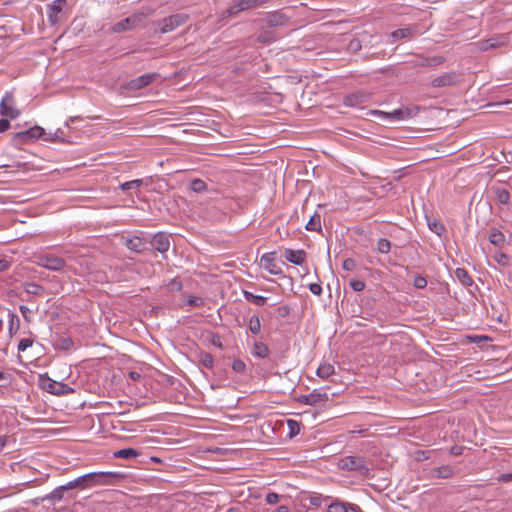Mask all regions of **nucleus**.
<instances>
[{
  "label": "nucleus",
  "instance_id": "52",
  "mask_svg": "<svg viewBox=\"0 0 512 512\" xmlns=\"http://www.w3.org/2000/svg\"><path fill=\"white\" fill-rule=\"evenodd\" d=\"M32 344H33V340L32 339H30V338H23V339L20 340V342L18 344V351L23 352L27 348L31 347Z\"/></svg>",
  "mask_w": 512,
  "mask_h": 512
},
{
  "label": "nucleus",
  "instance_id": "11",
  "mask_svg": "<svg viewBox=\"0 0 512 512\" xmlns=\"http://www.w3.org/2000/svg\"><path fill=\"white\" fill-rule=\"evenodd\" d=\"M45 138V130L40 126H34L25 131L18 132L14 135V140L19 143H24L32 139Z\"/></svg>",
  "mask_w": 512,
  "mask_h": 512
},
{
  "label": "nucleus",
  "instance_id": "64",
  "mask_svg": "<svg viewBox=\"0 0 512 512\" xmlns=\"http://www.w3.org/2000/svg\"><path fill=\"white\" fill-rule=\"evenodd\" d=\"M276 512H289V508L287 506L281 505L276 509Z\"/></svg>",
  "mask_w": 512,
  "mask_h": 512
},
{
  "label": "nucleus",
  "instance_id": "58",
  "mask_svg": "<svg viewBox=\"0 0 512 512\" xmlns=\"http://www.w3.org/2000/svg\"><path fill=\"white\" fill-rule=\"evenodd\" d=\"M10 127V122L7 119L0 120V133L7 131Z\"/></svg>",
  "mask_w": 512,
  "mask_h": 512
},
{
  "label": "nucleus",
  "instance_id": "9",
  "mask_svg": "<svg viewBox=\"0 0 512 512\" xmlns=\"http://www.w3.org/2000/svg\"><path fill=\"white\" fill-rule=\"evenodd\" d=\"M0 114L11 119L20 115V111L15 107V99L11 92H6L0 103Z\"/></svg>",
  "mask_w": 512,
  "mask_h": 512
},
{
  "label": "nucleus",
  "instance_id": "45",
  "mask_svg": "<svg viewBox=\"0 0 512 512\" xmlns=\"http://www.w3.org/2000/svg\"><path fill=\"white\" fill-rule=\"evenodd\" d=\"M200 362L204 367L210 369L213 367L214 359L210 353H202L200 355Z\"/></svg>",
  "mask_w": 512,
  "mask_h": 512
},
{
  "label": "nucleus",
  "instance_id": "42",
  "mask_svg": "<svg viewBox=\"0 0 512 512\" xmlns=\"http://www.w3.org/2000/svg\"><path fill=\"white\" fill-rule=\"evenodd\" d=\"M346 502L336 501L328 506V512H347Z\"/></svg>",
  "mask_w": 512,
  "mask_h": 512
},
{
  "label": "nucleus",
  "instance_id": "50",
  "mask_svg": "<svg viewBox=\"0 0 512 512\" xmlns=\"http://www.w3.org/2000/svg\"><path fill=\"white\" fill-rule=\"evenodd\" d=\"M444 62V58L442 56H434L430 58H425V64L428 66H438Z\"/></svg>",
  "mask_w": 512,
  "mask_h": 512
},
{
  "label": "nucleus",
  "instance_id": "3",
  "mask_svg": "<svg viewBox=\"0 0 512 512\" xmlns=\"http://www.w3.org/2000/svg\"><path fill=\"white\" fill-rule=\"evenodd\" d=\"M34 258V262L36 265L46 268L50 271L60 272L67 267L66 261L63 258L55 255L54 253H40L35 255Z\"/></svg>",
  "mask_w": 512,
  "mask_h": 512
},
{
  "label": "nucleus",
  "instance_id": "13",
  "mask_svg": "<svg viewBox=\"0 0 512 512\" xmlns=\"http://www.w3.org/2000/svg\"><path fill=\"white\" fill-rule=\"evenodd\" d=\"M460 81V77L456 72L444 73L431 81V86L434 88L455 86Z\"/></svg>",
  "mask_w": 512,
  "mask_h": 512
},
{
  "label": "nucleus",
  "instance_id": "16",
  "mask_svg": "<svg viewBox=\"0 0 512 512\" xmlns=\"http://www.w3.org/2000/svg\"><path fill=\"white\" fill-rule=\"evenodd\" d=\"M159 77V74L156 72L143 74L133 80L130 81L129 86L131 89H142L152 82H154Z\"/></svg>",
  "mask_w": 512,
  "mask_h": 512
},
{
  "label": "nucleus",
  "instance_id": "10",
  "mask_svg": "<svg viewBox=\"0 0 512 512\" xmlns=\"http://www.w3.org/2000/svg\"><path fill=\"white\" fill-rule=\"evenodd\" d=\"M260 265L272 275H281L282 269L276 261V252H268L262 255Z\"/></svg>",
  "mask_w": 512,
  "mask_h": 512
},
{
  "label": "nucleus",
  "instance_id": "29",
  "mask_svg": "<svg viewBox=\"0 0 512 512\" xmlns=\"http://www.w3.org/2000/svg\"><path fill=\"white\" fill-rule=\"evenodd\" d=\"M253 355L259 358H266L269 354L268 346L263 342H255L253 345Z\"/></svg>",
  "mask_w": 512,
  "mask_h": 512
},
{
  "label": "nucleus",
  "instance_id": "23",
  "mask_svg": "<svg viewBox=\"0 0 512 512\" xmlns=\"http://www.w3.org/2000/svg\"><path fill=\"white\" fill-rule=\"evenodd\" d=\"M455 276L459 282L466 287L473 284V279L465 268H457L455 270Z\"/></svg>",
  "mask_w": 512,
  "mask_h": 512
},
{
  "label": "nucleus",
  "instance_id": "27",
  "mask_svg": "<svg viewBox=\"0 0 512 512\" xmlns=\"http://www.w3.org/2000/svg\"><path fill=\"white\" fill-rule=\"evenodd\" d=\"M415 29L406 27V28H400L395 31H393L390 34V37L393 38V40H399V39H406L410 38L414 34Z\"/></svg>",
  "mask_w": 512,
  "mask_h": 512
},
{
  "label": "nucleus",
  "instance_id": "4",
  "mask_svg": "<svg viewBox=\"0 0 512 512\" xmlns=\"http://www.w3.org/2000/svg\"><path fill=\"white\" fill-rule=\"evenodd\" d=\"M338 467L346 471H356L363 475H367L370 470L364 457L354 455L341 458L338 462Z\"/></svg>",
  "mask_w": 512,
  "mask_h": 512
},
{
  "label": "nucleus",
  "instance_id": "37",
  "mask_svg": "<svg viewBox=\"0 0 512 512\" xmlns=\"http://www.w3.org/2000/svg\"><path fill=\"white\" fill-rule=\"evenodd\" d=\"M126 246L131 251L140 252L143 247V241L140 237L135 236L127 240Z\"/></svg>",
  "mask_w": 512,
  "mask_h": 512
},
{
  "label": "nucleus",
  "instance_id": "8",
  "mask_svg": "<svg viewBox=\"0 0 512 512\" xmlns=\"http://www.w3.org/2000/svg\"><path fill=\"white\" fill-rule=\"evenodd\" d=\"M188 21V15L186 14H173L160 21V32L165 34L174 31L178 27L184 25Z\"/></svg>",
  "mask_w": 512,
  "mask_h": 512
},
{
  "label": "nucleus",
  "instance_id": "5",
  "mask_svg": "<svg viewBox=\"0 0 512 512\" xmlns=\"http://www.w3.org/2000/svg\"><path fill=\"white\" fill-rule=\"evenodd\" d=\"M419 111V107H403L394 110L393 112H384L379 110H373L371 111V114L377 115L381 117L382 119H386L389 121H402L405 119L412 118L417 115Z\"/></svg>",
  "mask_w": 512,
  "mask_h": 512
},
{
  "label": "nucleus",
  "instance_id": "41",
  "mask_svg": "<svg viewBox=\"0 0 512 512\" xmlns=\"http://www.w3.org/2000/svg\"><path fill=\"white\" fill-rule=\"evenodd\" d=\"M24 289L27 293L34 295H39L43 292V287L33 282L26 283Z\"/></svg>",
  "mask_w": 512,
  "mask_h": 512
},
{
  "label": "nucleus",
  "instance_id": "6",
  "mask_svg": "<svg viewBox=\"0 0 512 512\" xmlns=\"http://www.w3.org/2000/svg\"><path fill=\"white\" fill-rule=\"evenodd\" d=\"M41 387L54 395H68L73 392V389L65 383L57 382L47 376L40 378Z\"/></svg>",
  "mask_w": 512,
  "mask_h": 512
},
{
  "label": "nucleus",
  "instance_id": "30",
  "mask_svg": "<svg viewBox=\"0 0 512 512\" xmlns=\"http://www.w3.org/2000/svg\"><path fill=\"white\" fill-rule=\"evenodd\" d=\"M144 184L143 179H135L131 181L124 182L119 185V188L122 191H129V190H139V188Z\"/></svg>",
  "mask_w": 512,
  "mask_h": 512
},
{
  "label": "nucleus",
  "instance_id": "53",
  "mask_svg": "<svg viewBox=\"0 0 512 512\" xmlns=\"http://www.w3.org/2000/svg\"><path fill=\"white\" fill-rule=\"evenodd\" d=\"M279 501V495L275 492H269L266 495V502L268 504L274 505Z\"/></svg>",
  "mask_w": 512,
  "mask_h": 512
},
{
  "label": "nucleus",
  "instance_id": "44",
  "mask_svg": "<svg viewBox=\"0 0 512 512\" xmlns=\"http://www.w3.org/2000/svg\"><path fill=\"white\" fill-rule=\"evenodd\" d=\"M493 259L499 264L500 266L506 267L509 265V257L503 252H497L494 254Z\"/></svg>",
  "mask_w": 512,
  "mask_h": 512
},
{
  "label": "nucleus",
  "instance_id": "38",
  "mask_svg": "<svg viewBox=\"0 0 512 512\" xmlns=\"http://www.w3.org/2000/svg\"><path fill=\"white\" fill-rule=\"evenodd\" d=\"M275 40L276 37L274 35V32L271 30H264L257 37V41L262 44H269Z\"/></svg>",
  "mask_w": 512,
  "mask_h": 512
},
{
  "label": "nucleus",
  "instance_id": "62",
  "mask_svg": "<svg viewBox=\"0 0 512 512\" xmlns=\"http://www.w3.org/2000/svg\"><path fill=\"white\" fill-rule=\"evenodd\" d=\"M45 500H47V499L45 498V496H43V497H37L35 499H32L30 502L33 505H38L40 502L45 501Z\"/></svg>",
  "mask_w": 512,
  "mask_h": 512
},
{
  "label": "nucleus",
  "instance_id": "43",
  "mask_svg": "<svg viewBox=\"0 0 512 512\" xmlns=\"http://www.w3.org/2000/svg\"><path fill=\"white\" fill-rule=\"evenodd\" d=\"M73 346H74V342L69 337L61 338L57 342V347L61 350L67 351V350H70L71 348H73Z\"/></svg>",
  "mask_w": 512,
  "mask_h": 512
},
{
  "label": "nucleus",
  "instance_id": "63",
  "mask_svg": "<svg viewBox=\"0 0 512 512\" xmlns=\"http://www.w3.org/2000/svg\"><path fill=\"white\" fill-rule=\"evenodd\" d=\"M6 443H7V437L0 436V451L6 446Z\"/></svg>",
  "mask_w": 512,
  "mask_h": 512
},
{
  "label": "nucleus",
  "instance_id": "15",
  "mask_svg": "<svg viewBox=\"0 0 512 512\" xmlns=\"http://www.w3.org/2000/svg\"><path fill=\"white\" fill-rule=\"evenodd\" d=\"M494 199L499 204L505 207L507 211H512L511 194L508 190L501 187H492Z\"/></svg>",
  "mask_w": 512,
  "mask_h": 512
},
{
  "label": "nucleus",
  "instance_id": "22",
  "mask_svg": "<svg viewBox=\"0 0 512 512\" xmlns=\"http://www.w3.org/2000/svg\"><path fill=\"white\" fill-rule=\"evenodd\" d=\"M329 400L330 396L326 392L316 389L311 392V406L324 404Z\"/></svg>",
  "mask_w": 512,
  "mask_h": 512
},
{
  "label": "nucleus",
  "instance_id": "26",
  "mask_svg": "<svg viewBox=\"0 0 512 512\" xmlns=\"http://www.w3.org/2000/svg\"><path fill=\"white\" fill-rule=\"evenodd\" d=\"M308 231L320 232L322 229L321 226V215L315 212L309 219L308 223L305 227Z\"/></svg>",
  "mask_w": 512,
  "mask_h": 512
},
{
  "label": "nucleus",
  "instance_id": "55",
  "mask_svg": "<svg viewBox=\"0 0 512 512\" xmlns=\"http://www.w3.org/2000/svg\"><path fill=\"white\" fill-rule=\"evenodd\" d=\"M297 401L301 404L310 405L311 406V393L307 395H301L297 398Z\"/></svg>",
  "mask_w": 512,
  "mask_h": 512
},
{
  "label": "nucleus",
  "instance_id": "33",
  "mask_svg": "<svg viewBox=\"0 0 512 512\" xmlns=\"http://www.w3.org/2000/svg\"><path fill=\"white\" fill-rule=\"evenodd\" d=\"M316 373L321 378H328L335 373V369L333 365L329 363H323L318 367Z\"/></svg>",
  "mask_w": 512,
  "mask_h": 512
},
{
  "label": "nucleus",
  "instance_id": "7",
  "mask_svg": "<svg viewBox=\"0 0 512 512\" xmlns=\"http://www.w3.org/2000/svg\"><path fill=\"white\" fill-rule=\"evenodd\" d=\"M268 0H235L234 3L223 12V17H231L239 12L256 8Z\"/></svg>",
  "mask_w": 512,
  "mask_h": 512
},
{
  "label": "nucleus",
  "instance_id": "57",
  "mask_svg": "<svg viewBox=\"0 0 512 512\" xmlns=\"http://www.w3.org/2000/svg\"><path fill=\"white\" fill-rule=\"evenodd\" d=\"M346 505L347 512H362L361 508L356 504L346 502Z\"/></svg>",
  "mask_w": 512,
  "mask_h": 512
},
{
  "label": "nucleus",
  "instance_id": "19",
  "mask_svg": "<svg viewBox=\"0 0 512 512\" xmlns=\"http://www.w3.org/2000/svg\"><path fill=\"white\" fill-rule=\"evenodd\" d=\"M367 100V95L363 93H353L344 98V104L350 107H357L364 104Z\"/></svg>",
  "mask_w": 512,
  "mask_h": 512
},
{
  "label": "nucleus",
  "instance_id": "46",
  "mask_svg": "<svg viewBox=\"0 0 512 512\" xmlns=\"http://www.w3.org/2000/svg\"><path fill=\"white\" fill-rule=\"evenodd\" d=\"M342 268L345 270V271H354L356 270L357 268V263L354 259L352 258H346L344 261H343V264H342Z\"/></svg>",
  "mask_w": 512,
  "mask_h": 512
},
{
  "label": "nucleus",
  "instance_id": "1",
  "mask_svg": "<svg viewBox=\"0 0 512 512\" xmlns=\"http://www.w3.org/2000/svg\"><path fill=\"white\" fill-rule=\"evenodd\" d=\"M122 478V475L117 472H91L82 475L66 484L68 490L72 489H87L97 485L111 484L112 482Z\"/></svg>",
  "mask_w": 512,
  "mask_h": 512
},
{
  "label": "nucleus",
  "instance_id": "28",
  "mask_svg": "<svg viewBox=\"0 0 512 512\" xmlns=\"http://www.w3.org/2000/svg\"><path fill=\"white\" fill-rule=\"evenodd\" d=\"M428 221V227L429 229L434 232L435 234H437L438 236H443L445 233H446V228L445 226L440 222L438 221L437 219H427Z\"/></svg>",
  "mask_w": 512,
  "mask_h": 512
},
{
  "label": "nucleus",
  "instance_id": "32",
  "mask_svg": "<svg viewBox=\"0 0 512 512\" xmlns=\"http://www.w3.org/2000/svg\"><path fill=\"white\" fill-rule=\"evenodd\" d=\"M64 491H68L66 484L55 488L51 493L45 495V498L47 500L60 501L63 498Z\"/></svg>",
  "mask_w": 512,
  "mask_h": 512
},
{
  "label": "nucleus",
  "instance_id": "2",
  "mask_svg": "<svg viewBox=\"0 0 512 512\" xmlns=\"http://www.w3.org/2000/svg\"><path fill=\"white\" fill-rule=\"evenodd\" d=\"M153 14H154V9H151L148 7H142L136 13L115 23L112 26L111 31L113 33H122L125 31H130L136 27L141 26L144 23V20L147 17L152 16Z\"/></svg>",
  "mask_w": 512,
  "mask_h": 512
},
{
  "label": "nucleus",
  "instance_id": "56",
  "mask_svg": "<svg viewBox=\"0 0 512 512\" xmlns=\"http://www.w3.org/2000/svg\"><path fill=\"white\" fill-rule=\"evenodd\" d=\"M497 480L499 482H503V483L511 482L512 481V472L499 475L497 477Z\"/></svg>",
  "mask_w": 512,
  "mask_h": 512
},
{
  "label": "nucleus",
  "instance_id": "18",
  "mask_svg": "<svg viewBox=\"0 0 512 512\" xmlns=\"http://www.w3.org/2000/svg\"><path fill=\"white\" fill-rule=\"evenodd\" d=\"M288 17L280 12H273L265 18L266 25L269 28L283 26L287 23Z\"/></svg>",
  "mask_w": 512,
  "mask_h": 512
},
{
  "label": "nucleus",
  "instance_id": "61",
  "mask_svg": "<svg viewBox=\"0 0 512 512\" xmlns=\"http://www.w3.org/2000/svg\"><path fill=\"white\" fill-rule=\"evenodd\" d=\"M128 376L133 381H138L141 378V374L136 371H130Z\"/></svg>",
  "mask_w": 512,
  "mask_h": 512
},
{
  "label": "nucleus",
  "instance_id": "34",
  "mask_svg": "<svg viewBox=\"0 0 512 512\" xmlns=\"http://www.w3.org/2000/svg\"><path fill=\"white\" fill-rule=\"evenodd\" d=\"M190 189L195 193H203L208 190V187L202 179L195 178L190 182Z\"/></svg>",
  "mask_w": 512,
  "mask_h": 512
},
{
  "label": "nucleus",
  "instance_id": "49",
  "mask_svg": "<svg viewBox=\"0 0 512 512\" xmlns=\"http://www.w3.org/2000/svg\"><path fill=\"white\" fill-rule=\"evenodd\" d=\"M232 369L237 373H243L246 369V365L241 359H235L232 363Z\"/></svg>",
  "mask_w": 512,
  "mask_h": 512
},
{
  "label": "nucleus",
  "instance_id": "47",
  "mask_svg": "<svg viewBox=\"0 0 512 512\" xmlns=\"http://www.w3.org/2000/svg\"><path fill=\"white\" fill-rule=\"evenodd\" d=\"M413 286L417 289H423L427 286V280L421 275H417L414 278Z\"/></svg>",
  "mask_w": 512,
  "mask_h": 512
},
{
  "label": "nucleus",
  "instance_id": "31",
  "mask_svg": "<svg viewBox=\"0 0 512 512\" xmlns=\"http://www.w3.org/2000/svg\"><path fill=\"white\" fill-rule=\"evenodd\" d=\"M248 330L254 334L258 335L261 332V323L258 315H252L248 321Z\"/></svg>",
  "mask_w": 512,
  "mask_h": 512
},
{
  "label": "nucleus",
  "instance_id": "54",
  "mask_svg": "<svg viewBox=\"0 0 512 512\" xmlns=\"http://www.w3.org/2000/svg\"><path fill=\"white\" fill-rule=\"evenodd\" d=\"M309 290L311 291V293H313L314 295H317V296L321 295V293H322V287L318 283H311L309 285Z\"/></svg>",
  "mask_w": 512,
  "mask_h": 512
},
{
  "label": "nucleus",
  "instance_id": "36",
  "mask_svg": "<svg viewBox=\"0 0 512 512\" xmlns=\"http://www.w3.org/2000/svg\"><path fill=\"white\" fill-rule=\"evenodd\" d=\"M246 300L253 302L255 305L263 306L266 304L267 298L261 295H255L252 292L244 291Z\"/></svg>",
  "mask_w": 512,
  "mask_h": 512
},
{
  "label": "nucleus",
  "instance_id": "60",
  "mask_svg": "<svg viewBox=\"0 0 512 512\" xmlns=\"http://www.w3.org/2000/svg\"><path fill=\"white\" fill-rule=\"evenodd\" d=\"M279 315L285 317L289 314L290 309L287 306H281L278 308Z\"/></svg>",
  "mask_w": 512,
  "mask_h": 512
},
{
  "label": "nucleus",
  "instance_id": "17",
  "mask_svg": "<svg viewBox=\"0 0 512 512\" xmlns=\"http://www.w3.org/2000/svg\"><path fill=\"white\" fill-rule=\"evenodd\" d=\"M285 259L295 265H302L306 261V252L302 249L292 250L286 249L284 252Z\"/></svg>",
  "mask_w": 512,
  "mask_h": 512
},
{
  "label": "nucleus",
  "instance_id": "20",
  "mask_svg": "<svg viewBox=\"0 0 512 512\" xmlns=\"http://www.w3.org/2000/svg\"><path fill=\"white\" fill-rule=\"evenodd\" d=\"M506 39L505 35H501L496 38H490L486 41H482L480 42V49L486 51L488 49L500 47L506 42Z\"/></svg>",
  "mask_w": 512,
  "mask_h": 512
},
{
  "label": "nucleus",
  "instance_id": "35",
  "mask_svg": "<svg viewBox=\"0 0 512 512\" xmlns=\"http://www.w3.org/2000/svg\"><path fill=\"white\" fill-rule=\"evenodd\" d=\"M8 318H9L8 331H9L10 336H12L13 334H15L18 331L19 326H20V320H19V317L15 313H9Z\"/></svg>",
  "mask_w": 512,
  "mask_h": 512
},
{
  "label": "nucleus",
  "instance_id": "40",
  "mask_svg": "<svg viewBox=\"0 0 512 512\" xmlns=\"http://www.w3.org/2000/svg\"><path fill=\"white\" fill-rule=\"evenodd\" d=\"M391 249V242L386 238H380L377 242V251L381 254L389 253Z\"/></svg>",
  "mask_w": 512,
  "mask_h": 512
},
{
  "label": "nucleus",
  "instance_id": "21",
  "mask_svg": "<svg viewBox=\"0 0 512 512\" xmlns=\"http://www.w3.org/2000/svg\"><path fill=\"white\" fill-rule=\"evenodd\" d=\"M488 238L491 244L499 248H502L506 242L505 235L496 228L490 229Z\"/></svg>",
  "mask_w": 512,
  "mask_h": 512
},
{
  "label": "nucleus",
  "instance_id": "51",
  "mask_svg": "<svg viewBox=\"0 0 512 512\" xmlns=\"http://www.w3.org/2000/svg\"><path fill=\"white\" fill-rule=\"evenodd\" d=\"M349 284H350V287L356 292H360V291L364 290V288H365V283L362 280L353 279L349 282Z\"/></svg>",
  "mask_w": 512,
  "mask_h": 512
},
{
  "label": "nucleus",
  "instance_id": "14",
  "mask_svg": "<svg viewBox=\"0 0 512 512\" xmlns=\"http://www.w3.org/2000/svg\"><path fill=\"white\" fill-rule=\"evenodd\" d=\"M150 243L153 249L164 255L170 248V235L158 232L153 235Z\"/></svg>",
  "mask_w": 512,
  "mask_h": 512
},
{
  "label": "nucleus",
  "instance_id": "24",
  "mask_svg": "<svg viewBox=\"0 0 512 512\" xmlns=\"http://www.w3.org/2000/svg\"><path fill=\"white\" fill-rule=\"evenodd\" d=\"M113 455L115 458L132 459L138 457L140 455V452L134 448H124L115 451Z\"/></svg>",
  "mask_w": 512,
  "mask_h": 512
},
{
  "label": "nucleus",
  "instance_id": "59",
  "mask_svg": "<svg viewBox=\"0 0 512 512\" xmlns=\"http://www.w3.org/2000/svg\"><path fill=\"white\" fill-rule=\"evenodd\" d=\"M11 262L6 259H0V272L6 271L10 268Z\"/></svg>",
  "mask_w": 512,
  "mask_h": 512
},
{
  "label": "nucleus",
  "instance_id": "25",
  "mask_svg": "<svg viewBox=\"0 0 512 512\" xmlns=\"http://www.w3.org/2000/svg\"><path fill=\"white\" fill-rule=\"evenodd\" d=\"M433 477L435 478H450L454 475V469L449 465H444L433 470Z\"/></svg>",
  "mask_w": 512,
  "mask_h": 512
},
{
  "label": "nucleus",
  "instance_id": "12",
  "mask_svg": "<svg viewBox=\"0 0 512 512\" xmlns=\"http://www.w3.org/2000/svg\"><path fill=\"white\" fill-rule=\"evenodd\" d=\"M66 4V0H54L51 5H49L48 21L51 25H56L62 20V14Z\"/></svg>",
  "mask_w": 512,
  "mask_h": 512
},
{
  "label": "nucleus",
  "instance_id": "48",
  "mask_svg": "<svg viewBox=\"0 0 512 512\" xmlns=\"http://www.w3.org/2000/svg\"><path fill=\"white\" fill-rule=\"evenodd\" d=\"M203 304H204L203 299L198 296L191 295L187 299V305L192 306V307H199V306H202Z\"/></svg>",
  "mask_w": 512,
  "mask_h": 512
},
{
  "label": "nucleus",
  "instance_id": "39",
  "mask_svg": "<svg viewBox=\"0 0 512 512\" xmlns=\"http://www.w3.org/2000/svg\"><path fill=\"white\" fill-rule=\"evenodd\" d=\"M44 141L49 142H64V133L61 128H58L54 133H45Z\"/></svg>",
  "mask_w": 512,
  "mask_h": 512
}]
</instances>
